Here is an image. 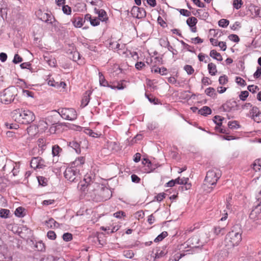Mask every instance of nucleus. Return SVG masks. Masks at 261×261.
<instances>
[{"label": "nucleus", "mask_w": 261, "mask_h": 261, "mask_svg": "<svg viewBox=\"0 0 261 261\" xmlns=\"http://www.w3.org/2000/svg\"><path fill=\"white\" fill-rule=\"evenodd\" d=\"M62 149L58 145H53L52 147V154L53 156H59L60 153L62 151Z\"/></svg>", "instance_id": "nucleus-26"}, {"label": "nucleus", "mask_w": 261, "mask_h": 261, "mask_svg": "<svg viewBox=\"0 0 261 261\" xmlns=\"http://www.w3.org/2000/svg\"><path fill=\"white\" fill-rule=\"evenodd\" d=\"M165 195L166 194L164 193H161L158 194L155 196V198L158 201L160 202V201H162L165 198Z\"/></svg>", "instance_id": "nucleus-54"}, {"label": "nucleus", "mask_w": 261, "mask_h": 261, "mask_svg": "<svg viewBox=\"0 0 261 261\" xmlns=\"http://www.w3.org/2000/svg\"><path fill=\"white\" fill-rule=\"evenodd\" d=\"M199 241V239L197 237L195 236L191 238L190 239L188 240L187 241V246H189V245H191L192 246L190 247L191 248H196L198 247V246L197 245L198 244V241Z\"/></svg>", "instance_id": "nucleus-19"}, {"label": "nucleus", "mask_w": 261, "mask_h": 261, "mask_svg": "<svg viewBox=\"0 0 261 261\" xmlns=\"http://www.w3.org/2000/svg\"><path fill=\"white\" fill-rule=\"evenodd\" d=\"M101 195L102 198L106 200L112 196V192L107 188H102L101 189Z\"/></svg>", "instance_id": "nucleus-17"}, {"label": "nucleus", "mask_w": 261, "mask_h": 261, "mask_svg": "<svg viewBox=\"0 0 261 261\" xmlns=\"http://www.w3.org/2000/svg\"><path fill=\"white\" fill-rule=\"evenodd\" d=\"M218 46H219L223 51H225L227 48L226 43L223 41L219 42Z\"/></svg>", "instance_id": "nucleus-62"}, {"label": "nucleus", "mask_w": 261, "mask_h": 261, "mask_svg": "<svg viewBox=\"0 0 261 261\" xmlns=\"http://www.w3.org/2000/svg\"><path fill=\"white\" fill-rule=\"evenodd\" d=\"M23 208L22 207H17L15 211V215L18 217H22L23 216Z\"/></svg>", "instance_id": "nucleus-43"}, {"label": "nucleus", "mask_w": 261, "mask_h": 261, "mask_svg": "<svg viewBox=\"0 0 261 261\" xmlns=\"http://www.w3.org/2000/svg\"><path fill=\"white\" fill-rule=\"evenodd\" d=\"M91 92L87 91L83 95V98L81 101V106L83 107H85L88 105L90 99Z\"/></svg>", "instance_id": "nucleus-16"}, {"label": "nucleus", "mask_w": 261, "mask_h": 261, "mask_svg": "<svg viewBox=\"0 0 261 261\" xmlns=\"http://www.w3.org/2000/svg\"><path fill=\"white\" fill-rule=\"evenodd\" d=\"M197 22V19L195 17H191L187 20V23L189 27H194Z\"/></svg>", "instance_id": "nucleus-28"}, {"label": "nucleus", "mask_w": 261, "mask_h": 261, "mask_svg": "<svg viewBox=\"0 0 261 261\" xmlns=\"http://www.w3.org/2000/svg\"><path fill=\"white\" fill-rule=\"evenodd\" d=\"M201 82L205 86L211 84V82L210 81V79L207 77H203L201 80Z\"/></svg>", "instance_id": "nucleus-60"}, {"label": "nucleus", "mask_w": 261, "mask_h": 261, "mask_svg": "<svg viewBox=\"0 0 261 261\" xmlns=\"http://www.w3.org/2000/svg\"><path fill=\"white\" fill-rule=\"evenodd\" d=\"M207 69L208 70L209 73L211 75H216L217 70L216 65L213 63H210L207 65Z\"/></svg>", "instance_id": "nucleus-22"}, {"label": "nucleus", "mask_w": 261, "mask_h": 261, "mask_svg": "<svg viewBox=\"0 0 261 261\" xmlns=\"http://www.w3.org/2000/svg\"><path fill=\"white\" fill-rule=\"evenodd\" d=\"M182 181H183L184 185H185L184 186L182 187V189H185L186 190L189 189L191 186L190 184H188V182L189 181V178L187 177H183L181 178Z\"/></svg>", "instance_id": "nucleus-37"}, {"label": "nucleus", "mask_w": 261, "mask_h": 261, "mask_svg": "<svg viewBox=\"0 0 261 261\" xmlns=\"http://www.w3.org/2000/svg\"><path fill=\"white\" fill-rule=\"evenodd\" d=\"M69 146L70 147H71V148H72L73 149L75 150V152L77 153H81V148H80V144H79V143H77V142L76 141H71V142H70L69 143Z\"/></svg>", "instance_id": "nucleus-23"}, {"label": "nucleus", "mask_w": 261, "mask_h": 261, "mask_svg": "<svg viewBox=\"0 0 261 261\" xmlns=\"http://www.w3.org/2000/svg\"><path fill=\"white\" fill-rule=\"evenodd\" d=\"M84 181L85 183L81 184V190L83 191H85L86 189H87V190H90L93 184V182L90 176L89 175H86L84 179Z\"/></svg>", "instance_id": "nucleus-11"}, {"label": "nucleus", "mask_w": 261, "mask_h": 261, "mask_svg": "<svg viewBox=\"0 0 261 261\" xmlns=\"http://www.w3.org/2000/svg\"><path fill=\"white\" fill-rule=\"evenodd\" d=\"M85 132L86 134L93 138H98L100 135V134L94 132L92 129L90 128L85 129Z\"/></svg>", "instance_id": "nucleus-29"}, {"label": "nucleus", "mask_w": 261, "mask_h": 261, "mask_svg": "<svg viewBox=\"0 0 261 261\" xmlns=\"http://www.w3.org/2000/svg\"><path fill=\"white\" fill-rule=\"evenodd\" d=\"M224 230V227H220L219 226H215L213 228L214 232L216 235H218L221 233L223 234Z\"/></svg>", "instance_id": "nucleus-40"}, {"label": "nucleus", "mask_w": 261, "mask_h": 261, "mask_svg": "<svg viewBox=\"0 0 261 261\" xmlns=\"http://www.w3.org/2000/svg\"><path fill=\"white\" fill-rule=\"evenodd\" d=\"M20 67L22 69H30L31 64L29 62L22 63L20 65Z\"/></svg>", "instance_id": "nucleus-63"}, {"label": "nucleus", "mask_w": 261, "mask_h": 261, "mask_svg": "<svg viewBox=\"0 0 261 261\" xmlns=\"http://www.w3.org/2000/svg\"><path fill=\"white\" fill-rule=\"evenodd\" d=\"M44 61L47 63L50 67H54L56 65V60L55 58L47 55L43 56Z\"/></svg>", "instance_id": "nucleus-15"}, {"label": "nucleus", "mask_w": 261, "mask_h": 261, "mask_svg": "<svg viewBox=\"0 0 261 261\" xmlns=\"http://www.w3.org/2000/svg\"><path fill=\"white\" fill-rule=\"evenodd\" d=\"M64 177L70 182H75L77 180L79 176V169L73 167H67L64 173Z\"/></svg>", "instance_id": "nucleus-7"}, {"label": "nucleus", "mask_w": 261, "mask_h": 261, "mask_svg": "<svg viewBox=\"0 0 261 261\" xmlns=\"http://www.w3.org/2000/svg\"><path fill=\"white\" fill-rule=\"evenodd\" d=\"M235 229L234 227L226 236L225 242L228 248L238 246L242 241V231L240 229Z\"/></svg>", "instance_id": "nucleus-2"}, {"label": "nucleus", "mask_w": 261, "mask_h": 261, "mask_svg": "<svg viewBox=\"0 0 261 261\" xmlns=\"http://www.w3.org/2000/svg\"><path fill=\"white\" fill-rule=\"evenodd\" d=\"M90 22L92 25L95 27L98 25L100 24V20L98 19V18L94 17L91 20Z\"/></svg>", "instance_id": "nucleus-49"}, {"label": "nucleus", "mask_w": 261, "mask_h": 261, "mask_svg": "<svg viewBox=\"0 0 261 261\" xmlns=\"http://www.w3.org/2000/svg\"><path fill=\"white\" fill-rule=\"evenodd\" d=\"M22 61V58L19 56L18 54H15L14 55V59L13 60V62L14 64H17L21 62Z\"/></svg>", "instance_id": "nucleus-47"}, {"label": "nucleus", "mask_w": 261, "mask_h": 261, "mask_svg": "<svg viewBox=\"0 0 261 261\" xmlns=\"http://www.w3.org/2000/svg\"><path fill=\"white\" fill-rule=\"evenodd\" d=\"M222 119L219 116H215L214 117V121L218 125L220 126L222 124Z\"/></svg>", "instance_id": "nucleus-50"}, {"label": "nucleus", "mask_w": 261, "mask_h": 261, "mask_svg": "<svg viewBox=\"0 0 261 261\" xmlns=\"http://www.w3.org/2000/svg\"><path fill=\"white\" fill-rule=\"evenodd\" d=\"M71 21L74 27L76 28H81L85 22V20L81 17H74L71 19Z\"/></svg>", "instance_id": "nucleus-14"}, {"label": "nucleus", "mask_w": 261, "mask_h": 261, "mask_svg": "<svg viewBox=\"0 0 261 261\" xmlns=\"http://www.w3.org/2000/svg\"><path fill=\"white\" fill-rule=\"evenodd\" d=\"M243 3L242 0H234L233 1V7L234 8L238 10L240 9Z\"/></svg>", "instance_id": "nucleus-36"}, {"label": "nucleus", "mask_w": 261, "mask_h": 261, "mask_svg": "<svg viewBox=\"0 0 261 261\" xmlns=\"http://www.w3.org/2000/svg\"><path fill=\"white\" fill-rule=\"evenodd\" d=\"M7 59V55L5 53H0V61L5 62Z\"/></svg>", "instance_id": "nucleus-64"}, {"label": "nucleus", "mask_w": 261, "mask_h": 261, "mask_svg": "<svg viewBox=\"0 0 261 261\" xmlns=\"http://www.w3.org/2000/svg\"><path fill=\"white\" fill-rule=\"evenodd\" d=\"M99 82L101 86L110 87L111 85H109L108 82L105 79V77L101 72H99Z\"/></svg>", "instance_id": "nucleus-20"}, {"label": "nucleus", "mask_w": 261, "mask_h": 261, "mask_svg": "<svg viewBox=\"0 0 261 261\" xmlns=\"http://www.w3.org/2000/svg\"><path fill=\"white\" fill-rule=\"evenodd\" d=\"M46 225L48 227L55 228L58 227L59 225V223H57L54 219L50 218L46 222Z\"/></svg>", "instance_id": "nucleus-27"}, {"label": "nucleus", "mask_w": 261, "mask_h": 261, "mask_svg": "<svg viewBox=\"0 0 261 261\" xmlns=\"http://www.w3.org/2000/svg\"><path fill=\"white\" fill-rule=\"evenodd\" d=\"M124 81H120L117 83V86H111L110 88L112 89H116L117 90H123L126 87V85L123 84Z\"/></svg>", "instance_id": "nucleus-31"}, {"label": "nucleus", "mask_w": 261, "mask_h": 261, "mask_svg": "<svg viewBox=\"0 0 261 261\" xmlns=\"http://www.w3.org/2000/svg\"><path fill=\"white\" fill-rule=\"evenodd\" d=\"M229 21L226 19H221L218 22V24L220 27L222 28H226L229 24Z\"/></svg>", "instance_id": "nucleus-39"}, {"label": "nucleus", "mask_w": 261, "mask_h": 261, "mask_svg": "<svg viewBox=\"0 0 261 261\" xmlns=\"http://www.w3.org/2000/svg\"><path fill=\"white\" fill-rule=\"evenodd\" d=\"M236 82L238 84L241 86H245L246 85L245 81L241 77H236Z\"/></svg>", "instance_id": "nucleus-46"}, {"label": "nucleus", "mask_w": 261, "mask_h": 261, "mask_svg": "<svg viewBox=\"0 0 261 261\" xmlns=\"http://www.w3.org/2000/svg\"><path fill=\"white\" fill-rule=\"evenodd\" d=\"M251 166L255 172H261V159L255 160Z\"/></svg>", "instance_id": "nucleus-18"}, {"label": "nucleus", "mask_w": 261, "mask_h": 261, "mask_svg": "<svg viewBox=\"0 0 261 261\" xmlns=\"http://www.w3.org/2000/svg\"><path fill=\"white\" fill-rule=\"evenodd\" d=\"M12 114L15 121L22 124H30L35 119L34 114L29 110L18 109L14 110Z\"/></svg>", "instance_id": "nucleus-1"}, {"label": "nucleus", "mask_w": 261, "mask_h": 261, "mask_svg": "<svg viewBox=\"0 0 261 261\" xmlns=\"http://www.w3.org/2000/svg\"><path fill=\"white\" fill-rule=\"evenodd\" d=\"M190 250L189 249H187L185 251L186 252H188L187 253H177L175 254L174 255V260L175 261H178L182 257L184 256L185 255H187V254H190V252H189Z\"/></svg>", "instance_id": "nucleus-32"}, {"label": "nucleus", "mask_w": 261, "mask_h": 261, "mask_svg": "<svg viewBox=\"0 0 261 261\" xmlns=\"http://www.w3.org/2000/svg\"><path fill=\"white\" fill-rule=\"evenodd\" d=\"M228 38L234 42H238L240 41L238 36L236 34H231L229 35Z\"/></svg>", "instance_id": "nucleus-48"}, {"label": "nucleus", "mask_w": 261, "mask_h": 261, "mask_svg": "<svg viewBox=\"0 0 261 261\" xmlns=\"http://www.w3.org/2000/svg\"><path fill=\"white\" fill-rule=\"evenodd\" d=\"M85 158L83 156H80L76 158L74 161L71 164V167L74 168L80 169L82 168L83 165L85 163Z\"/></svg>", "instance_id": "nucleus-13"}, {"label": "nucleus", "mask_w": 261, "mask_h": 261, "mask_svg": "<svg viewBox=\"0 0 261 261\" xmlns=\"http://www.w3.org/2000/svg\"><path fill=\"white\" fill-rule=\"evenodd\" d=\"M261 75V67H257L256 71L254 72L253 76L255 79L259 78Z\"/></svg>", "instance_id": "nucleus-58"}, {"label": "nucleus", "mask_w": 261, "mask_h": 261, "mask_svg": "<svg viewBox=\"0 0 261 261\" xmlns=\"http://www.w3.org/2000/svg\"><path fill=\"white\" fill-rule=\"evenodd\" d=\"M30 165L34 169L43 168L45 166V162L40 157L34 158L32 159Z\"/></svg>", "instance_id": "nucleus-10"}, {"label": "nucleus", "mask_w": 261, "mask_h": 261, "mask_svg": "<svg viewBox=\"0 0 261 261\" xmlns=\"http://www.w3.org/2000/svg\"><path fill=\"white\" fill-rule=\"evenodd\" d=\"M10 214V211L8 209H1L0 210V217L3 218H7Z\"/></svg>", "instance_id": "nucleus-35"}, {"label": "nucleus", "mask_w": 261, "mask_h": 261, "mask_svg": "<svg viewBox=\"0 0 261 261\" xmlns=\"http://www.w3.org/2000/svg\"><path fill=\"white\" fill-rule=\"evenodd\" d=\"M167 232L163 231L154 239V242H158L162 241L165 238H166L167 236Z\"/></svg>", "instance_id": "nucleus-33"}, {"label": "nucleus", "mask_w": 261, "mask_h": 261, "mask_svg": "<svg viewBox=\"0 0 261 261\" xmlns=\"http://www.w3.org/2000/svg\"><path fill=\"white\" fill-rule=\"evenodd\" d=\"M248 90L253 93L256 92L257 90H258V88L257 86L249 85L247 87Z\"/></svg>", "instance_id": "nucleus-57"}, {"label": "nucleus", "mask_w": 261, "mask_h": 261, "mask_svg": "<svg viewBox=\"0 0 261 261\" xmlns=\"http://www.w3.org/2000/svg\"><path fill=\"white\" fill-rule=\"evenodd\" d=\"M179 13L181 15H182L183 16L188 17L191 15V12L186 9H180Z\"/></svg>", "instance_id": "nucleus-56"}, {"label": "nucleus", "mask_w": 261, "mask_h": 261, "mask_svg": "<svg viewBox=\"0 0 261 261\" xmlns=\"http://www.w3.org/2000/svg\"><path fill=\"white\" fill-rule=\"evenodd\" d=\"M249 92L247 91H244L241 92L239 97L241 100L245 101L248 96Z\"/></svg>", "instance_id": "nucleus-45"}, {"label": "nucleus", "mask_w": 261, "mask_h": 261, "mask_svg": "<svg viewBox=\"0 0 261 261\" xmlns=\"http://www.w3.org/2000/svg\"><path fill=\"white\" fill-rule=\"evenodd\" d=\"M228 126L230 129H237L240 127V125L237 121L229 122L228 123Z\"/></svg>", "instance_id": "nucleus-34"}, {"label": "nucleus", "mask_w": 261, "mask_h": 261, "mask_svg": "<svg viewBox=\"0 0 261 261\" xmlns=\"http://www.w3.org/2000/svg\"><path fill=\"white\" fill-rule=\"evenodd\" d=\"M114 216L117 218H121L122 217L125 216V213L123 211H119L114 214Z\"/></svg>", "instance_id": "nucleus-59"}, {"label": "nucleus", "mask_w": 261, "mask_h": 261, "mask_svg": "<svg viewBox=\"0 0 261 261\" xmlns=\"http://www.w3.org/2000/svg\"><path fill=\"white\" fill-rule=\"evenodd\" d=\"M221 175V173L219 169L214 168L207 171L205 178V181L207 184L215 185L220 177Z\"/></svg>", "instance_id": "nucleus-5"}, {"label": "nucleus", "mask_w": 261, "mask_h": 261, "mask_svg": "<svg viewBox=\"0 0 261 261\" xmlns=\"http://www.w3.org/2000/svg\"><path fill=\"white\" fill-rule=\"evenodd\" d=\"M62 11L65 14L70 15L71 13V8L68 5H63Z\"/></svg>", "instance_id": "nucleus-41"}, {"label": "nucleus", "mask_w": 261, "mask_h": 261, "mask_svg": "<svg viewBox=\"0 0 261 261\" xmlns=\"http://www.w3.org/2000/svg\"><path fill=\"white\" fill-rule=\"evenodd\" d=\"M184 68L188 75H191L194 72V69L191 65H186Z\"/></svg>", "instance_id": "nucleus-38"}, {"label": "nucleus", "mask_w": 261, "mask_h": 261, "mask_svg": "<svg viewBox=\"0 0 261 261\" xmlns=\"http://www.w3.org/2000/svg\"><path fill=\"white\" fill-rule=\"evenodd\" d=\"M7 5L3 0H0V13L7 9Z\"/></svg>", "instance_id": "nucleus-51"}, {"label": "nucleus", "mask_w": 261, "mask_h": 261, "mask_svg": "<svg viewBox=\"0 0 261 261\" xmlns=\"http://www.w3.org/2000/svg\"><path fill=\"white\" fill-rule=\"evenodd\" d=\"M231 103L230 102H226L223 106V109L225 111H230L231 109V107L230 106Z\"/></svg>", "instance_id": "nucleus-53"}, {"label": "nucleus", "mask_w": 261, "mask_h": 261, "mask_svg": "<svg viewBox=\"0 0 261 261\" xmlns=\"http://www.w3.org/2000/svg\"><path fill=\"white\" fill-rule=\"evenodd\" d=\"M17 94V89L14 86L5 89L1 95V101L5 104L13 101Z\"/></svg>", "instance_id": "nucleus-3"}, {"label": "nucleus", "mask_w": 261, "mask_h": 261, "mask_svg": "<svg viewBox=\"0 0 261 261\" xmlns=\"http://www.w3.org/2000/svg\"><path fill=\"white\" fill-rule=\"evenodd\" d=\"M132 14L134 17L140 19L146 16V13L144 9L139 8L137 6H134L132 9Z\"/></svg>", "instance_id": "nucleus-9"}, {"label": "nucleus", "mask_w": 261, "mask_h": 261, "mask_svg": "<svg viewBox=\"0 0 261 261\" xmlns=\"http://www.w3.org/2000/svg\"><path fill=\"white\" fill-rule=\"evenodd\" d=\"M37 16L39 19L47 23L53 24L54 22L56 21L55 18L51 14L44 13L41 10L37 12Z\"/></svg>", "instance_id": "nucleus-8"}, {"label": "nucleus", "mask_w": 261, "mask_h": 261, "mask_svg": "<svg viewBox=\"0 0 261 261\" xmlns=\"http://www.w3.org/2000/svg\"><path fill=\"white\" fill-rule=\"evenodd\" d=\"M160 43L161 46L166 47L170 43L167 39H161L160 40Z\"/></svg>", "instance_id": "nucleus-55"}, {"label": "nucleus", "mask_w": 261, "mask_h": 261, "mask_svg": "<svg viewBox=\"0 0 261 261\" xmlns=\"http://www.w3.org/2000/svg\"><path fill=\"white\" fill-rule=\"evenodd\" d=\"M205 93L206 95L213 98H216L217 96L215 89L213 87H208L206 88L205 90Z\"/></svg>", "instance_id": "nucleus-21"}, {"label": "nucleus", "mask_w": 261, "mask_h": 261, "mask_svg": "<svg viewBox=\"0 0 261 261\" xmlns=\"http://www.w3.org/2000/svg\"><path fill=\"white\" fill-rule=\"evenodd\" d=\"M210 56L212 58H213L218 61H221L223 60V58H222V57L221 55V54L220 53H218L216 50H215L214 49L212 50L211 51Z\"/></svg>", "instance_id": "nucleus-25"}, {"label": "nucleus", "mask_w": 261, "mask_h": 261, "mask_svg": "<svg viewBox=\"0 0 261 261\" xmlns=\"http://www.w3.org/2000/svg\"><path fill=\"white\" fill-rule=\"evenodd\" d=\"M131 179L133 182L139 183L140 181V178L136 174H133L131 176Z\"/></svg>", "instance_id": "nucleus-61"}, {"label": "nucleus", "mask_w": 261, "mask_h": 261, "mask_svg": "<svg viewBox=\"0 0 261 261\" xmlns=\"http://www.w3.org/2000/svg\"><path fill=\"white\" fill-rule=\"evenodd\" d=\"M62 238L65 241L68 242L72 239V235L70 233L66 232L63 234Z\"/></svg>", "instance_id": "nucleus-44"}, {"label": "nucleus", "mask_w": 261, "mask_h": 261, "mask_svg": "<svg viewBox=\"0 0 261 261\" xmlns=\"http://www.w3.org/2000/svg\"><path fill=\"white\" fill-rule=\"evenodd\" d=\"M53 112L59 114L63 119L70 121L75 120L77 117L76 111L73 108H61Z\"/></svg>", "instance_id": "nucleus-4"}, {"label": "nucleus", "mask_w": 261, "mask_h": 261, "mask_svg": "<svg viewBox=\"0 0 261 261\" xmlns=\"http://www.w3.org/2000/svg\"><path fill=\"white\" fill-rule=\"evenodd\" d=\"M95 14L98 15V19L101 21H107L108 17L107 12L103 9H98L95 8L94 9Z\"/></svg>", "instance_id": "nucleus-12"}, {"label": "nucleus", "mask_w": 261, "mask_h": 261, "mask_svg": "<svg viewBox=\"0 0 261 261\" xmlns=\"http://www.w3.org/2000/svg\"><path fill=\"white\" fill-rule=\"evenodd\" d=\"M47 236L48 239L54 240L56 238V234L55 232L53 231H49L47 232Z\"/></svg>", "instance_id": "nucleus-52"}, {"label": "nucleus", "mask_w": 261, "mask_h": 261, "mask_svg": "<svg viewBox=\"0 0 261 261\" xmlns=\"http://www.w3.org/2000/svg\"><path fill=\"white\" fill-rule=\"evenodd\" d=\"M228 82V77L226 75L220 76L219 79V83L220 85H225Z\"/></svg>", "instance_id": "nucleus-42"}, {"label": "nucleus", "mask_w": 261, "mask_h": 261, "mask_svg": "<svg viewBox=\"0 0 261 261\" xmlns=\"http://www.w3.org/2000/svg\"><path fill=\"white\" fill-rule=\"evenodd\" d=\"M38 126L42 131H45L48 127V124L45 120H41L39 121Z\"/></svg>", "instance_id": "nucleus-30"}, {"label": "nucleus", "mask_w": 261, "mask_h": 261, "mask_svg": "<svg viewBox=\"0 0 261 261\" xmlns=\"http://www.w3.org/2000/svg\"><path fill=\"white\" fill-rule=\"evenodd\" d=\"M256 199V204L249 215L250 219L253 221L258 220L259 215L261 213V190L257 195Z\"/></svg>", "instance_id": "nucleus-6"}, {"label": "nucleus", "mask_w": 261, "mask_h": 261, "mask_svg": "<svg viewBox=\"0 0 261 261\" xmlns=\"http://www.w3.org/2000/svg\"><path fill=\"white\" fill-rule=\"evenodd\" d=\"M212 113L211 109L207 106H204L198 110V113L203 116H207Z\"/></svg>", "instance_id": "nucleus-24"}]
</instances>
